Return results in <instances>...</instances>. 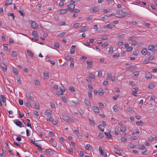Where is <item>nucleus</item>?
<instances>
[{
	"label": "nucleus",
	"mask_w": 157,
	"mask_h": 157,
	"mask_svg": "<svg viewBox=\"0 0 157 157\" xmlns=\"http://www.w3.org/2000/svg\"><path fill=\"white\" fill-rule=\"evenodd\" d=\"M25 103V105L28 108H30L31 107V104L30 103L29 101H27Z\"/></svg>",
	"instance_id": "obj_37"
},
{
	"label": "nucleus",
	"mask_w": 157,
	"mask_h": 157,
	"mask_svg": "<svg viewBox=\"0 0 157 157\" xmlns=\"http://www.w3.org/2000/svg\"><path fill=\"white\" fill-rule=\"evenodd\" d=\"M137 69V68L136 67L133 66H131L129 67L128 68H127V70L128 71H132L135 70H136Z\"/></svg>",
	"instance_id": "obj_6"
},
{
	"label": "nucleus",
	"mask_w": 157,
	"mask_h": 157,
	"mask_svg": "<svg viewBox=\"0 0 157 157\" xmlns=\"http://www.w3.org/2000/svg\"><path fill=\"white\" fill-rule=\"evenodd\" d=\"M34 107L35 108L37 109H40V106L39 104L38 103H35L34 105Z\"/></svg>",
	"instance_id": "obj_40"
},
{
	"label": "nucleus",
	"mask_w": 157,
	"mask_h": 157,
	"mask_svg": "<svg viewBox=\"0 0 157 157\" xmlns=\"http://www.w3.org/2000/svg\"><path fill=\"white\" fill-rule=\"evenodd\" d=\"M12 3V0H7L4 5V6H8Z\"/></svg>",
	"instance_id": "obj_13"
},
{
	"label": "nucleus",
	"mask_w": 157,
	"mask_h": 157,
	"mask_svg": "<svg viewBox=\"0 0 157 157\" xmlns=\"http://www.w3.org/2000/svg\"><path fill=\"white\" fill-rule=\"evenodd\" d=\"M65 34V33L62 32V33H60L58 35V36L59 37H62L64 36Z\"/></svg>",
	"instance_id": "obj_64"
},
{
	"label": "nucleus",
	"mask_w": 157,
	"mask_h": 157,
	"mask_svg": "<svg viewBox=\"0 0 157 157\" xmlns=\"http://www.w3.org/2000/svg\"><path fill=\"white\" fill-rule=\"evenodd\" d=\"M27 53L29 55V56L31 57H33V54L32 52L29 50H28L27 51Z\"/></svg>",
	"instance_id": "obj_38"
},
{
	"label": "nucleus",
	"mask_w": 157,
	"mask_h": 157,
	"mask_svg": "<svg viewBox=\"0 0 157 157\" xmlns=\"http://www.w3.org/2000/svg\"><path fill=\"white\" fill-rule=\"evenodd\" d=\"M45 152H47L48 154H53V152L52 151V150L50 149H46L45 151Z\"/></svg>",
	"instance_id": "obj_21"
},
{
	"label": "nucleus",
	"mask_w": 157,
	"mask_h": 157,
	"mask_svg": "<svg viewBox=\"0 0 157 157\" xmlns=\"http://www.w3.org/2000/svg\"><path fill=\"white\" fill-rule=\"evenodd\" d=\"M89 123L90 124L93 126H94L95 125V123L93 120H91L90 119H89Z\"/></svg>",
	"instance_id": "obj_30"
},
{
	"label": "nucleus",
	"mask_w": 157,
	"mask_h": 157,
	"mask_svg": "<svg viewBox=\"0 0 157 157\" xmlns=\"http://www.w3.org/2000/svg\"><path fill=\"white\" fill-rule=\"evenodd\" d=\"M145 77L147 78H152V75L150 73H147L146 74Z\"/></svg>",
	"instance_id": "obj_33"
},
{
	"label": "nucleus",
	"mask_w": 157,
	"mask_h": 157,
	"mask_svg": "<svg viewBox=\"0 0 157 157\" xmlns=\"http://www.w3.org/2000/svg\"><path fill=\"white\" fill-rule=\"evenodd\" d=\"M121 140L123 142H126L127 140V139L124 137H122L121 138Z\"/></svg>",
	"instance_id": "obj_48"
},
{
	"label": "nucleus",
	"mask_w": 157,
	"mask_h": 157,
	"mask_svg": "<svg viewBox=\"0 0 157 157\" xmlns=\"http://www.w3.org/2000/svg\"><path fill=\"white\" fill-rule=\"evenodd\" d=\"M138 148L140 150H145L146 147L143 145H139L138 146Z\"/></svg>",
	"instance_id": "obj_24"
},
{
	"label": "nucleus",
	"mask_w": 157,
	"mask_h": 157,
	"mask_svg": "<svg viewBox=\"0 0 157 157\" xmlns=\"http://www.w3.org/2000/svg\"><path fill=\"white\" fill-rule=\"evenodd\" d=\"M7 148L5 147H3L2 149V151L3 153L6 152L7 151Z\"/></svg>",
	"instance_id": "obj_53"
},
{
	"label": "nucleus",
	"mask_w": 157,
	"mask_h": 157,
	"mask_svg": "<svg viewBox=\"0 0 157 157\" xmlns=\"http://www.w3.org/2000/svg\"><path fill=\"white\" fill-rule=\"evenodd\" d=\"M138 90V88H133L132 89V93H133V95H134L135 96H137L135 94H137V90Z\"/></svg>",
	"instance_id": "obj_11"
},
{
	"label": "nucleus",
	"mask_w": 157,
	"mask_h": 157,
	"mask_svg": "<svg viewBox=\"0 0 157 157\" xmlns=\"http://www.w3.org/2000/svg\"><path fill=\"white\" fill-rule=\"evenodd\" d=\"M87 28L86 26H84L83 27L81 28L80 29L82 32H85L87 30Z\"/></svg>",
	"instance_id": "obj_43"
},
{
	"label": "nucleus",
	"mask_w": 157,
	"mask_h": 157,
	"mask_svg": "<svg viewBox=\"0 0 157 157\" xmlns=\"http://www.w3.org/2000/svg\"><path fill=\"white\" fill-rule=\"evenodd\" d=\"M99 150L101 153V155L103 156V157H106L107 156V155L106 154H104L103 151L102 150L101 147L100 146L99 147Z\"/></svg>",
	"instance_id": "obj_8"
},
{
	"label": "nucleus",
	"mask_w": 157,
	"mask_h": 157,
	"mask_svg": "<svg viewBox=\"0 0 157 157\" xmlns=\"http://www.w3.org/2000/svg\"><path fill=\"white\" fill-rule=\"evenodd\" d=\"M113 151L116 153V154H117L120 155H122V152L120 151V150L114 148L113 150Z\"/></svg>",
	"instance_id": "obj_12"
},
{
	"label": "nucleus",
	"mask_w": 157,
	"mask_h": 157,
	"mask_svg": "<svg viewBox=\"0 0 157 157\" xmlns=\"http://www.w3.org/2000/svg\"><path fill=\"white\" fill-rule=\"evenodd\" d=\"M92 91H89L88 92V95L89 97L90 98L92 97Z\"/></svg>",
	"instance_id": "obj_52"
},
{
	"label": "nucleus",
	"mask_w": 157,
	"mask_h": 157,
	"mask_svg": "<svg viewBox=\"0 0 157 157\" xmlns=\"http://www.w3.org/2000/svg\"><path fill=\"white\" fill-rule=\"evenodd\" d=\"M143 122L141 121H137L136 123V124L138 125H143Z\"/></svg>",
	"instance_id": "obj_47"
},
{
	"label": "nucleus",
	"mask_w": 157,
	"mask_h": 157,
	"mask_svg": "<svg viewBox=\"0 0 157 157\" xmlns=\"http://www.w3.org/2000/svg\"><path fill=\"white\" fill-rule=\"evenodd\" d=\"M67 7L68 8V10H69L70 12V9H72L75 8V5L73 4H70L67 6Z\"/></svg>",
	"instance_id": "obj_14"
},
{
	"label": "nucleus",
	"mask_w": 157,
	"mask_h": 157,
	"mask_svg": "<svg viewBox=\"0 0 157 157\" xmlns=\"http://www.w3.org/2000/svg\"><path fill=\"white\" fill-rule=\"evenodd\" d=\"M92 109L96 113H98L99 112V109L97 107L95 106H93L92 107Z\"/></svg>",
	"instance_id": "obj_18"
},
{
	"label": "nucleus",
	"mask_w": 157,
	"mask_h": 157,
	"mask_svg": "<svg viewBox=\"0 0 157 157\" xmlns=\"http://www.w3.org/2000/svg\"><path fill=\"white\" fill-rule=\"evenodd\" d=\"M50 105L51 107L53 108H55V105L54 104V103L53 102L50 103Z\"/></svg>",
	"instance_id": "obj_60"
},
{
	"label": "nucleus",
	"mask_w": 157,
	"mask_h": 157,
	"mask_svg": "<svg viewBox=\"0 0 157 157\" xmlns=\"http://www.w3.org/2000/svg\"><path fill=\"white\" fill-rule=\"evenodd\" d=\"M148 49L153 52L155 51V46L153 45H150L149 46Z\"/></svg>",
	"instance_id": "obj_9"
},
{
	"label": "nucleus",
	"mask_w": 157,
	"mask_h": 157,
	"mask_svg": "<svg viewBox=\"0 0 157 157\" xmlns=\"http://www.w3.org/2000/svg\"><path fill=\"white\" fill-rule=\"evenodd\" d=\"M13 70L14 74H15L16 75L18 76V72L17 69L15 68H13Z\"/></svg>",
	"instance_id": "obj_31"
},
{
	"label": "nucleus",
	"mask_w": 157,
	"mask_h": 157,
	"mask_svg": "<svg viewBox=\"0 0 157 157\" xmlns=\"http://www.w3.org/2000/svg\"><path fill=\"white\" fill-rule=\"evenodd\" d=\"M13 121L17 126H18L20 127L21 128V127H24V126L23 125V124H22V122L19 120H14Z\"/></svg>",
	"instance_id": "obj_2"
},
{
	"label": "nucleus",
	"mask_w": 157,
	"mask_h": 157,
	"mask_svg": "<svg viewBox=\"0 0 157 157\" xmlns=\"http://www.w3.org/2000/svg\"><path fill=\"white\" fill-rule=\"evenodd\" d=\"M111 132V130L109 131V132H105V135L108 138H112V135L110 134Z\"/></svg>",
	"instance_id": "obj_15"
},
{
	"label": "nucleus",
	"mask_w": 157,
	"mask_h": 157,
	"mask_svg": "<svg viewBox=\"0 0 157 157\" xmlns=\"http://www.w3.org/2000/svg\"><path fill=\"white\" fill-rule=\"evenodd\" d=\"M47 119L50 122H52L54 120L53 118L51 117H48Z\"/></svg>",
	"instance_id": "obj_41"
},
{
	"label": "nucleus",
	"mask_w": 157,
	"mask_h": 157,
	"mask_svg": "<svg viewBox=\"0 0 157 157\" xmlns=\"http://www.w3.org/2000/svg\"><path fill=\"white\" fill-rule=\"evenodd\" d=\"M132 44L133 45H136L138 44V43L136 41L134 40H133V41H132Z\"/></svg>",
	"instance_id": "obj_51"
},
{
	"label": "nucleus",
	"mask_w": 157,
	"mask_h": 157,
	"mask_svg": "<svg viewBox=\"0 0 157 157\" xmlns=\"http://www.w3.org/2000/svg\"><path fill=\"white\" fill-rule=\"evenodd\" d=\"M133 48L132 47H128L126 49V51L128 52H129L132 50Z\"/></svg>",
	"instance_id": "obj_63"
},
{
	"label": "nucleus",
	"mask_w": 157,
	"mask_h": 157,
	"mask_svg": "<svg viewBox=\"0 0 157 157\" xmlns=\"http://www.w3.org/2000/svg\"><path fill=\"white\" fill-rule=\"evenodd\" d=\"M75 46H72L71 47L72 48L71 49L70 53L71 54H73L75 53Z\"/></svg>",
	"instance_id": "obj_26"
},
{
	"label": "nucleus",
	"mask_w": 157,
	"mask_h": 157,
	"mask_svg": "<svg viewBox=\"0 0 157 157\" xmlns=\"http://www.w3.org/2000/svg\"><path fill=\"white\" fill-rule=\"evenodd\" d=\"M70 12H73L74 13H78L79 12L80 10L78 9H70Z\"/></svg>",
	"instance_id": "obj_32"
},
{
	"label": "nucleus",
	"mask_w": 157,
	"mask_h": 157,
	"mask_svg": "<svg viewBox=\"0 0 157 157\" xmlns=\"http://www.w3.org/2000/svg\"><path fill=\"white\" fill-rule=\"evenodd\" d=\"M118 14L120 15L125 16L128 14V13L124 12L123 10H117L116 12Z\"/></svg>",
	"instance_id": "obj_4"
},
{
	"label": "nucleus",
	"mask_w": 157,
	"mask_h": 157,
	"mask_svg": "<svg viewBox=\"0 0 157 157\" xmlns=\"http://www.w3.org/2000/svg\"><path fill=\"white\" fill-rule=\"evenodd\" d=\"M99 106L101 108H103L104 107V104L101 102L98 103Z\"/></svg>",
	"instance_id": "obj_45"
},
{
	"label": "nucleus",
	"mask_w": 157,
	"mask_h": 157,
	"mask_svg": "<svg viewBox=\"0 0 157 157\" xmlns=\"http://www.w3.org/2000/svg\"><path fill=\"white\" fill-rule=\"evenodd\" d=\"M44 77L45 79H48L49 77L48 73H46L45 72L43 73Z\"/></svg>",
	"instance_id": "obj_20"
},
{
	"label": "nucleus",
	"mask_w": 157,
	"mask_h": 157,
	"mask_svg": "<svg viewBox=\"0 0 157 157\" xmlns=\"http://www.w3.org/2000/svg\"><path fill=\"white\" fill-rule=\"evenodd\" d=\"M3 46L4 47V49H5L7 51H8V47L7 45V44H5L3 45Z\"/></svg>",
	"instance_id": "obj_62"
},
{
	"label": "nucleus",
	"mask_w": 157,
	"mask_h": 157,
	"mask_svg": "<svg viewBox=\"0 0 157 157\" xmlns=\"http://www.w3.org/2000/svg\"><path fill=\"white\" fill-rule=\"evenodd\" d=\"M29 140L30 141L31 143H32L35 146H36L37 145V144L35 142H34L32 139H30Z\"/></svg>",
	"instance_id": "obj_50"
},
{
	"label": "nucleus",
	"mask_w": 157,
	"mask_h": 157,
	"mask_svg": "<svg viewBox=\"0 0 157 157\" xmlns=\"http://www.w3.org/2000/svg\"><path fill=\"white\" fill-rule=\"evenodd\" d=\"M85 104L88 106H91L90 102L88 100L85 99L84 101Z\"/></svg>",
	"instance_id": "obj_27"
},
{
	"label": "nucleus",
	"mask_w": 157,
	"mask_h": 157,
	"mask_svg": "<svg viewBox=\"0 0 157 157\" xmlns=\"http://www.w3.org/2000/svg\"><path fill=\"white\" fill-rule=\"evenodd\" d=\"M68 10V8H66L65 9H62L59 10V11L61 14H64L67 13V12Z\"/></svg>",
	"instance_id": "obj_16"
},
{
	"label": "nucleus",
	"mask_w": 157,
	"mask_h": 157,
	"mask_svg": "<svg viewBox=\"0 0 157 157\" xmlns=\"http://www.w3.org/2000/svg\"><path fill=\"white\" fill-rule=\"evenodd\" d=\"M106 79L111 80L112 81L114 82L115 80V77L112 76L111 74H108L107 75Z\"/></svg>",
	"instance_id": "obj_3"
},
{
	"label": "nucleus",
	"mask_w": 157,
	"mask_h": 157,
	"mask_svg": "<svg viewBox=\"0 0 157 157\" xmlns=\"http://www.w3.org/2000/svg\"><path fill=\"white\" fill-rule=\"evenodd\" d=\"M90 144H87L85 148L88 151H90L91 150V149L90 148Z\"/></svg>",
	"instance_id": "obj_39"
},
{
	"label": "nucleus",
	"mask_w": 157,
	"mask_h": 157,
	"mask_svg": "<svg viewBox=\"0 0 157 157\" xmlns=\"http://www.w3.org/2000/svg\"><path fill=\"white\" fill-rule=\"evenodd\" d=\"M129 147L131 148H134L136 147V146L132 144H130L128 145Z\"/></svg>",
	"instance_id": "obj_49"
},
{
	"label": "nucleus",
	"mask_w": 157,
	"mask_h": 157,
	"mask_svg": "<svg viewBox=\"0 0 157 157\" xmlns=\"http://www.w3.org/2000/svg\"><path fill=\"white\" fill-rule=\"evenodd\" d=\"M120 129L122 132H124L126 130V128L125 127L121 126Z\"/></svg>",
	"instance_id": "obj_42"
},
{
	"label": "nucleus",
	"mask_w": 157,
	"mask_h": 157,
	"mask_svg": "<svg viewBox=\"0 0 157 157\" xmlns=\"http://www.w3.org/2000/svg\"><path fill=\"white\" fill-rule=\"evenodd\" d=\"M113 109L114 112H117L119 111L118 107L116 105H115L113 107Z\"/></svg>",
	"instance_id": "obj_29"
},
{
	"label": "nucleus",
	"mask_w": 157,
	"mask_h": 157,
	"mask_svg": "<svg viewBox=\"0 0 157 157\" xmlns=\"http://www.w3.org/2000/svg\"><path fill=\"white\" fill-rule=\"evenodd\" d=\"M109 17V16L106 15L104 17H101V19L102 20H104V19L107 20Z\"/></svg>",
	"instance_id": "obj_61"
},
{
	"label": "nucleus",
	"mask_w": 157,
	"mask_h": 157,
	"mask_svg": "<svg viewBox=\"0 0 157 157\" xmlns=\"http://www.w3.org/2000/svg\"><path fill=\"white\" fill-rule=\"evenodd\" d=\"M98 92L100 95H102L104 94L103 90L102 89H100L98 90Z\"/></svg>",
	"instance_id": "obj_34"
},
{
	"label": "nucleus",
	"mask_w": 157,
	"mask_h": 157,
	"mask_svg": "<svg viewBox=\"0 0 157 157\" xmlns=\"http://www.w3.org/2000/svg\"><path fill=\"white\" fill-rule=\"evenodd\" d=\"M52 111L49 109H47L45 111V113L46 115H48V114H50V115H51L52 114Z\"/></svg>",
	"instance_id": "obj_35"
},
{
	"label": "nucleus",
	"mask_w": 157,
	"mask_h": 157,
	"mask_svg": "<svg viewBox=\"0 0 157 157\" xmlns=\"http://www.w3.org/2000/svg\"><path fill=\"white\" fill-rule=\"evenodd\" d=\"M19 103L21 105H22L23 104V100L21 99H19Z\"/></svg>",
	"instance_id": "obj_59"
},
{
	"label": "nucleus",
	"mask_w": 157,
	"mask_h": 157,
	"mask_svg": "<svg viewBox=\"0 0 157 157\" xmlns=\"http://www.w3.org/2000/svg\"><path fill=\"white\" fill-rule=\"evenodd\" d=\"M65 57L66 59L68 60H70L71 61H73L74 60L73 58L70 57L67 54H65Z\"/></svg>",
	"instance_id": "obj_23"
},
{
	"label": "nucleus",
	"mask_w": 157,
	"mask_h": 157,
	"mask_svg": "<svg viewBox=\"0 0 157 157\" xmlns=\"http://www.w3.org/2000/svg\"><path fill=\"white\" fill-rule=\"evenodd\" d=\"M32 35L35 36H36L37 35V32L36 31H34L32 33Z\"/></svg>",
	"instance_id": "obj_44"
},
{
	"label": "nucleus",
	"mask_w": 157,
	"mask_h": 157,
	"mask_svg": "<svg viewBox=\"0 0 157 157\" xmlns=\"http://www.w3.org/2000/svg\"><path fill=\"white\" fill-rule=\"evenodd\" d=\"M87 64V68H90L93 65V62L91 61H86Z\"/></svg>",
	"instance_id": "obj_7"
},
{
	"label": "nucleus",
	"mask_w": 157,
	"mask_h": 157,
	"mask_svg": "<svg viewBox=\"0 0 157 157\" xmlns=\"http://www.w3.org/2000/svg\"><path fill=\"white\" fill-rule=\"evenodd\" d=\"M8 16H12V17L13 19V20H14V19L15 16L14 15V14H13V13H8Z\"/></svg>",
	"instance_id": "obj_56"
},
{
	"label": "nucleus",
	"mask_w": 157,
	"mask_h": 157,
	"mask_svg": "<svg viewBox=\"0 0 157 157\" xmlns=\"http://www.w3.org/2000/svg\"><path fill=\"white\" fill-rule=\"evenodd\" d=\"M120 56V54L119 53H116L114 54L113 56V57L115 59L118 58Z\"/></svg>",
	"instance_id": "obj_36"
},
{
	"label": "nucleus",
	"mask_w": 157,
	"mask_h": 157,
	"mask_svg": "<svg viewBox=\"0 0 157 157\" xmlns=\"http://www.w3.org/2000/svg\"><path fill=\"white\" fill-rule=\"evenodd\" d=\"M23 122L25 124H26L28 127H29L31 128H32L31 124L27 122L26 120H24L23 121Z\"/></svg>",
	"instance_id": "obj_17"
},
{
	"label": "nucleus",
	"mask_w": 157,
	"mask_h": 157,
	"mask_svg": "<svg viewBox=\"0 0 157 157\" xmlns=\"http://www.w3.org/2000/svg\"><path fill=\"white\" fill-rule=\"evenodd\" d=\"M54 47L57 49H59V43H55L54 44Z\"/></svg>",
	"instance_id": "obj_46"
},
{
	"label": "nucleus",
	"mask_w": 157,
	"mask_h": 157,
	"mask_svg": "<svg viewBox=\"0 0 157 157\" xmlns=\"http://www.w3.org/2000/svg\"><path fill=\"white\" fill-rule=\"evenodd\" d=\"M113 52V47H111L110 48L109 50V53H112Z\"/></svg>",
	"instance_id": "obj_57"
},
{
	"label": "nucleus",
	"mask_w": 157,
	"mask_h": 157,
	"mask_svg": "<svg viewBox=\"0 0 157 157\" xmlns=\"http://www.w3.org/2000/svg\"><path fill=\"white\" fill-rule=\"evenodd\" d=\"M26 95L27 97L29 99L32 100L33 99V98L32 97L31 95V94L29 92L26 93Z\"/></svg>",
	"instance_id": "obj_22"
},
{
	"label": "nucleus",
	"mask_w": 157,
	"mask_h": 157,
	"mask_svg": "<svg viewBox=\"0 0 157 157\" xmlns=\"http://www.w3.org/2000/svg\"><path fill=\"white\" fill-rule=\"evenodd\" d=\"M118 132H119V130L118 129H115L114 130V133L115 134L117 135H118L119 134Z\"/></svg>",
	"instance_id": "obj_54"
},
{
	"label": "nucleus",
	"mask_w": 157,
	"mask_h": 157,
	"mask_svg": "<svg viewBox=\"0 0 157 157\" xmlns=\"http://www.w3.org/2000/svg\"><path fill=\"white\" fill-rule=\"evenodd\" d=\"M125 36V35L124 34H122L120 35H119L118 36V38H123Z\"/></svg>",
	"instance_id": "obj_58"
},
{
	"label": "nucleus",
	"mask_w": 157,
	"mask_h": 157,
	"mask_svg": "<svg viewBox=\"0 0 157 157\" xmlns=\"http://www.w3.org/2000/svg\"><path fill=\"white\" fill-rule=\"evenodd\" d=\"M148 139L150 141L152 142L154 140V138L152 136H150L149 137H148Z\"/></svg>",
	"instance_id": "obj_55"
},
{
	"label": "nucleus",
	"mask_w": 157,
	"mask_h": 157,
	"mask_svg": "<svg viewBox=\"0 0 157 157\" xmlns=\"http://www.w3.org/2000/svg\"><path fill=\"white\" fill-rule=\"evenodd\" d=\"M31 23V25L32 27L34 29H37L38 26L36 23L33 21H32Z\"/></svg>",
	"instance_id": "obj_5"
},
{
	"label": "nucleus",
	"mask_w": 157,
	"mask_h": 157,
	"mask_svg": "<svg viewBox=\"0 0 157 157\" xmlns=\"http://www.w3.org/2000/svg\"><path fill=\"white\" fill-rule=\"evenodd\" d=\"M141 52L143 55H146L147 53V49L145 48H144L142 50V51H141Z\"/></svg>",
	"instance_id": "obj_28"
},
{
	"label": "nucleus",
	"mask_w": 157,
	"mask_h": 157,
	"mask_svg": "<svg viewBox=\"0 0 157 157\" xmlns=\"http://www.w3.org/2000/svg\"><path fill=\"white\" fill-rule=\"evenodd\" d=\"M62 118L65 121H69L70 122H72L74 121L72 119L68 117L67 116L65 115L64 116H62Z\"/></svg>",
	"instance_id": "obj_1"
},
{
	"label": "nucleus",
	"mask_w": 157,
	"mask_h": 157,
	"mask_svg": "<svg viewBox=\"0 0 157 157\" xmlns=\"http://www.w3.org/2000/svg\"><path fill=\"white\" fill-rule=\"evenodd\" d=\"M1 65L2 69L4 72L7 71V66L4 63H2Z\"/></svg>",
	"instance_id": "obj_10"
},
{
	"label": "nucleus",
	"mask_w": 157,
	"mask_h": 157,
	"mask_svg": "<svg viewBox=\"0 0 157 157\" xmlns=\"http://www.w3.org/2000/svg\"><path fill=\"white\" fill-rule=\"evenodd\" d=\"M92 9L93 12L98 11L100 10L99 7L97 6H95Z\"/></svg>",
	"instance_id": "obj_19"
},
{
	"label": "nucleus",
	"mask_w": 157,
	"mask_h": 157,
	"mask_svg": "<svg viewBox=\"0 0 157 157\" xmlns=\"http://www.w3.org/2000/svg\"><path fill=\"white\" fill-rule=\"evenodd\" d=\"M0 98L2 100V101L4 103L6 102V98L3 95H0Z\"/></svg>",
	"instance_id": "obj_25"
}]
</instances>
